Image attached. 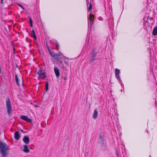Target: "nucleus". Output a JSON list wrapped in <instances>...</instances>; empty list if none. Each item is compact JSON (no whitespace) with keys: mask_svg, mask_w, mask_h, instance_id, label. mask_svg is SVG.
Listing matches in <instances>:
<instances>
[{"mask_svg":"<svg viewBox=\"0 0 157 157\" xmlns=\"http://www.w3.org/2000/svg\"><path fill=\"white\" fill-rule=\"evenodd\" d=\"M23 142L26 144H28L29 142V139L28 136H25L23 139Z\"/></svg>","mask_w":157,"mask_h":157,"instance_id":"10","label":"nucleus"},{"mask_svg":"<svg viewBox=\"0 0 157 157\" xmlns=\"http://www.w3.org/2000/svg\"><path fill=\"white\" fill-rule=\"evenodd\" d=\"M87 6L88 7V11L90 12L92 9V5L89 2L88 0H86Z\"/></svg>","mask_w":157,"mask_h":157,"instance_id":"15","label":"nucleus"},{"mask_svg":"<svg viewBox=\"0 0 157 157\" xmlns=\"http://www.w3.org/2000/svg\"><path fill=\"white\" fill-rule=\"evenodd\" d=\"M64 63H66V62L65 61H64Z\"/></svg>","mask_w":157,"mask_h":157,"instance_id":"29","label":"nucleus"},{"mask_svg":"<svg viewBox=\"0 0 157 157\" xmlns=\"http://www.w3.org/2000/svg\"><path fill=\"white\" fill-rule=\"evenodd\" d=\"M3 0H1V3L2 4L3 3Z\"/></svg>","mask_w":157,"mask_h":157,"instance_id":"27","label":"nucleus"},{"mask_svg":"<svg viewBox=\"0 0 157 157\" xmlns=\"http://www.w3.org/2000/svg\"><path fill=\"white\" fill-rule=\"evenodd\" d=\"M115 73L116 78L117 79V80L119 81V82L120 84L121 87H123L124 86V85L123 83H122V81L121 80L119 75L121 73L119 69L116 68L115 70Z\"/></svg>","mask_w":157,"mask_h":157,"instance_id":"2","label":"nucleus"},{"mask_svg":"<svg viewBox=\"0 0 157 157\" xmlns=\"http://www.w3.org/2000/svg\"><path fill=\"white\" fill-rule=\"evenodd\" d=\"M153 35L155 36L157 35V27H155L153 29Z\"/></svg>","mask_w":157,"mask_h":157,"instance_id":"17","label":"nucleus"},{"mask_svg":"<svg viewBox=\"0 0 157 157\" xmlns=\"http://www.w3.org/2000/svg\"><path fill=\"white\" fill-rule=\"evenodd\" d=\"M20 118L28 122H30L31 121V120L28 118L26 116L21 115L20 116Z\"/></svg>","mask_w":157,"mask_h":157,"instance_id":"9","label":"nucleus"},{"mask_svg":"<svg viewBox=\"0 0 157 157\" xmlns=\"http://www.w3.org/2000/svg\"><path fill=\"white\" fill-rule=\"evenodd\" d=\"M98 112L96 110H94L93 115V118L95 119L97 117Z\"/></svg>","mask_w":157,"mask_h":157,"instance_id":"16","label":"nucleus"},{"mask_svg":"<svg viewBox=\"0 0 157 157\" xmlns=\"http://www.w3.org/2000/svg\"><path fill=\"white\" fill-rule=\"evenodd\" d=\"M65 59H68V58H66V57H65Z\"/></svg>","mask_w":157,"mask_h":157,"instance_id":"28","label":"nucleus"},{"mask_svg":"<svg viewBox=\"0 0 157 157\" xmlns=\"http://www.w3.org/2000/svg\"><path fill=\"white\" fill-rule=\"evenodd\" d=\"M29 23H30V26L31 27H32L33 26L32 20L30 17H29Z\"/></svg>","mask_w":157,"mask_h":157,"instance_id":"20","label":"nucleus"},{"mask_svg":"<svg viewBox=\"0 0 157 157\" xmlns=\"http://www.w3.org/2000/svg\"><path fill=\"white\" fill-rule=\"evenodd\" d=\"M59 65L60 66V67L62 68H64V66L63 64L62 63V61H59Z\"/></svg>","mask_w":157,"mask_h":157,"instance_id":"21","label":"nucleus"},{"mask_svg":"<svg viewBox=\"0 0 157 157\" xmlns=\"http://www.w3.org/2000/svg\"><path fill=\"white\" fill-rule=\"evenodd\" d=\"M15 78L16 83L18 86H20V83H19V80L17 75H15Z\"/></svg>","mask_w":157,"mask_h":157,"instance_id":"18","label":"nucleus"},{"mask_svg":"<svg viewBox=\"0 0 157 157\" xmlns=\"http://www.w3.org/2000/svg\"><path fill=\"white\" fill-rule=\"evenodd\" d=\"M98 52L96 48L93 49V52L91 53L92 57L90 59V63H93L94 60H97V54Z\"/></svg>","mask_w":157,"mask_h":157,"instance_id":"5","label":"nucleus"},{"mask_svg":"<svg viewBox=\"0 0 157 157\" xmlns=\"http://www.w3.org/2000/svg\"><path fill=\"white\" fill-rule=\"evenodd\" d=\"M17 5L19 6L20 7H21L23 10H25V8H24V7L20 4L17 3Z\"/></svg>","mask_w":157,"mask_h":157,"instance_id":"23","label":"nucleus"},{"mask_svg":"<svg viewBox=\"0 0 157 157\" xmlns=\"http://www.w3.org/2000/svg\"><path fill=\"white\" fill-rule=\"evenodd\" d=\"M98 19L99 20H101V17H99L98 18Z\"/></svg>","mask_w":157,"mask_h":157,"instance_id":"26","label":"nucleus"},{"mask_svg":"<svg viewBox=\"0 0 157 157\" xmlns=\"http://www.w3.org/2000/svg\"><path fill=\"white\" fill-rule=\"evenodd\" d=\"M47 48L48 51L52 57H56L58 58V57L60 56V58H63V57H65L60 52H59V54H56L54 53L52 51H51L50 50L48 46H47Z\"/></svg>","mask_w":157,"mask_h":157,"instance_id":"3","label":"nucleus"},{"mask_svg":"<svg viewBox=\"0 0 157 157\" xmlns=\"http://www.w3.org/2000/svg\"><path fill=\"white\" fill-rule=\"evenodd\" d=\"M94 15L90 13L89 15V17H88V19L90 21V25H92L94 23Z\"/></svg>","mask_w":157,"mask_h":157,"instance_id":"8","label":"nucleus"},{"mask_svg":"<svg viewBox=\"0 0 157 157\" xmlns=\"http://www.w3.org/2000/svg\"><path fill=\"white\" fill-rule=\"evenodd\" d=\"M23 148L22 150V151L24 152L27 153L29 151V149L27 145H23Z\"/></svg>","mask_w":157,"mask_h":157,"instance_id":"13","label":"nucleus"},{"mask_svg":"<svg viewBox=\"0 0 157 157\" xmlns=\"http://www.w3.org/2000/svg\"><path fill=\"white\" fill-rule=\"evenodd\" d=\"M0 152L3 157H6L9 154V147L7 144L0 141Z\"/></svg>","mask_w":157,"mask_h":157,"instance_id":"1","label":"nucleus"},{"mask_svg":"<svg viewBox=\"0 0 157 157\" xmlns=\"http://www.w3.org/2000/svg\"><path fill=\"white\" fill-rule=\"evenodd\" d=\"M105 12L106 14L108 13H109L110 12V14H111V12L112 11V6L111 5H109L108 4L105 5Z\"/></svg>","mask_w":157,"mask_h":157,"instance_id":"7","label":"nucleus"},{"mask_svg":"<svg viewBox=\"0 0 157 157\" xmlns=\"http://www.w3.org/2000/svg\"><path fill=\"white\" fill-rule=\"evenodd\" d=\"M6 105L7 107V113L8 115H10L12 111V106L10 100L8 98L6 99Z\"/></svg>","mask_w":157,"mask_h":157,"instance_id":"4","label":"nucleus"},{"mask_svg":"<svg viewBox=\"0 0 157 157\" xmlns=\"http://www.w3.org/2000/svg\"><path fill=\"white\" fill-rule=\"evenodd\" d=\"M100 139H101L102 140H103V137L102 136H100Z\"/></svg>","mask_w":157,"mask_h":157,"instance_id":"25","label":"nucleus"},{"mask_svg":"<svg viewBox=\"0 0 157 157\" xmlns=\"http://www.w3.org/2000/svg\"><path fill=\"white\" fill-rule=\"evenodd\" d=\"M37 74L39 75L40 78L43 79L46 77V75L44 71L41 68L37 72Z\"/></svg>","mask_w":157,"mask_h":157,"instance_id":"6","label":"nucleus"},{"mask_svg":"<svg viewBox=\"0 0 157 157\" xmlns=\"http://www.w3.org/2000/svg\"><path fill=\"white\" fill-rule=\"evenodd\" d=\"M108 20L109 21V24L112 26H113L114 24L113 17L111 16L109 18Z\"/></svg>","mask_w":157,"mask_h":157,"instance_id":"14","label":"nucleus"},{"mask_svg":"<svg viewBox=\"0 0 157 157\" xmlns=\"http://www.w3.org/2000/svg\"><path fill=\"white\" fill-rule=\"evenodd\" d=\"M56 47L57 48L56 50H58V48L59 47V43H58V42L56 41Z\"/></svg>","mask_w":157,"mask_h":157,"instance_id":"22","label":"nucleus"},{"mask_svg":"<svg viewBox=\"0 0 157 157\" xmlns=\"http://www.w3.org/2000/svg\"><path fill=\"white\" fill-rule=\"evenodd\" d=\"M122 91V90H121V91Z\"/></svg>","mask_w":157,"mask_h":157,"instance_id":"30","label":"nucleus"},{"mask_svg":"<svg viewBox=\"0 0 157 157\" xmlns=\"http://www.w3.org/2000/svg\"><path fill=\"white\" fill-rule=\"evenodd\" d=\"M48 90V81L45 82V90L47 91Z\"/></svg>","mask_w":157,"mask_h":157,"instance_id":"19","label":"nucleus"},{"mask_svg":"<svg viewBox=\"0 0 157 157\" xmlns=\"http://www.w3.org/2000/svg\"><path fill=\"white\" fill-rule=\"evenodd\" d=\"M54 71L56 77H58L60 75V73L58 69L56 67H54Z\"/></svg>","mask_w":157,"mask_h":157,"instance_id":"11","label":"nucleus"},{"mask_svg":"<svg viewBox=\"0 0 157 157\" xmlns=\"http://www.w3.org/2000/svg\"><path fill=\"white\" fill-rule=\"evenodd\" d=\"M32 31H33V36H32V37H33L35 39H36V35L35 34L34 31L33 30Z\"/></svg>","mask_w":157,"mask_h":157,"instance_id":"24","label":"nucleus"},{"mask_svg":"<svg viewBox=\"0 0 157 157\" xmlns=\"http://www.w3.org/2000/svg\"><path fill=\"white\" fill-rule=\"evenodd\" d=\"M20 137V136L19 134V132L18 131H17L14 133V138L17 140H19Z\"/></svg>","mask_w":157,"mask_h":157,"instance_id":"12","label":"nucleus"}]
</instances>
